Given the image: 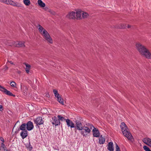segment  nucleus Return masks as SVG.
I'll return each instance as SVG.
<instances>
[{
  "instance_id": "nucleus-4",
  "label": "nucleus",
  "mask_w": 151,
  "mask_h": 151,
  "mask_svg": "<svg viewBox=\"0 0 151 151\" xmlns=\"http://www.w3.org/2000/svg\"><path fill=\"white\" fill-rule=\"evenodd\" d=\"M36 27L43 38L49 35L47 31L40 24H38Z\"/></svg>"
},
{
  "instance_id": "nucleus-19",
  "label": "nucleus",
  "mask_w": 151,
  "mask_h": 151,
  "mask_svg": "<svg viewBox=\"0 0 151 151\" xmlns=\"http://www.w3.org/2000/svg\"><path fill=\"white\" fill-rule=\"evenodd\" d=\"M20 136L23 139L25 138L27 136V130L22 131L20 133Z\"/></svg>"
},
{
  "instance_id": "nucleus-40",
  "label": "nucleus",
  "mask_w": 151,
  "mask_h": 151,
  "mask_svg": "<svg viewBox=\"0 0 151 151\" xmlns=\"http://www.w3.org/2000/svg\"><path fill=\"white\" fill-rule=\"evenodd\" d=\"M59 97H61L60 94L58 95V96L57 95L56 96H55V97L57 98V99L59 98Z\"/></svg>"
},
{
  "instance_id": "nucleus-2",
  "label": "nucleus",
  "mask_w": 151,
  "mask_h": 151,
  "mask_svg": "<svg viewBox=\"0 0 151 151\" xmlns=\"http://www.w3.org/2000/svg\"><path fill=\"white\" fill-rule=\"evenodd\" d=\"M120 127L122 133L128 139L132 140L133 137L125 123L122 122L121 123Z\"/></svg>"
},
{
  "instance_id": "nucleus-25",
  "label": "nucleus",
  "mask_w": 151,
  "mask_h": 151,
  "mask_svg": "<svg viewBox=\"0 0 151 151\" xmlns=\"http://www.w3.org/2000/svg\"><path fill=\"white\" fill-rule=\"evenodd\" d=\"M26 124L24 123L22 124L21 125L20 129V130H22V131L27 130L26 129Z\"/></svg>"
},
{
  "instance_id": "nucleus-35",
  "label": "nucleus",
  "mask_w": 151,
  "mask_h": 151,
  "mask_svg": "<svg viewBox=\"0 0 151 151\" xmlns=\"http://www.w3.org/2000/svg\"><path fill=\"white\" fill-rule=\"evenodd\" d=\"M115 148L116 151H121L119 147L116 143Z\"/></svg>"
},
{
  "instance_id": "nucleus-9",
  "label": "nucleus",
  "mask_w": 151,
  "mask_h": 151,
  "mask_svg": "<svg viewBox=\"0 0 151 151\" xmlns=\"http://www.w3.org/2000/svg\"><path fill=\"white\" fill-rule=\"evenodd\" d=\"M67 18L70 19H76V13L73 12H69L66 15Z\"/></svg>"
},
{
  "instance_id": "nucleus-12",
  "label": "nucleus",
  "mask_w": 151,
  "mask_h": 151,
  "mask_svg": "<svg viewBox=\"0 0 151 151\" xmlns=\"http://www.w3.org/2000/svg\"><path fill=\"white\" fill-rule=\"evenodd\" d=\"M67 124L68 127H70L71 128L75 127V124L72 121L68 119L65 120Z\"/></svg>"
},
{
  "instance_id": "nucleus-27",
  "label": "nucleus",
  "mask_w": 151,
  "mask_h": 151,
  "mask_svg": "<svg viewBox=\"0 0 151 151\" xmlns=\"http://www.w3.org/2000/svg\"><path fill=\"white\" fill-rule=\"evenodd\" d=\"M23 1L26 6H29L31 3L29 0H23Z\"/></svg>"
},
{
  "instance_id": "nucleus-29",
  "label": "nucleus",
  "mask_w": 151,
  "mask_h": 151,
  "mask_svg": "<svg viewBox=\"0 0 151 151\" xmlns=\"http://www.w3.org/2000/svg\"><path fill=\"white\" fill-rule=\"evenodd\" d=\"M58 117L60 121V120L61 121H64L66 120L64 117L60 115H58Z\"/></svg>"
},
{
  "instance_id": "nucleus-37",
  "label": "nucleus",
  "mask_w": 151,
  "mask_h": 151,
  "mask_svg": "<svg viewBox=\"0 0 151 151\" xmlns=\"http://www.w3.org/2000/svg\"><path fill=\"white\" fill-rule=\"evenodd\" d=\"M3 110V106L2 105H0V111H2Z\"/></svg>"
},
{
  "instance_id": "nucleus-32",
  "label": "nucleus",
  "mask_w": 151,
  "mask_h": 151,
  "mask_svg": "<svg viewBox=\"0 0 151 151\" xmlns=\"http://www.w3.org/2000/svg\"><path fill=\"white\" fill-rule=\"evenodd\" d=\"M48 12L52 15H55L56 14V12L54 10H48Z\"/></svg>"
},
{
  "instance_id": "nucleus-34",
  "label": "nucleus",
  "mask_w": 151,
  "mask_h": 151,
  "mask_svg": "<svg viewBox=\"0 0 151 151\" xmlns=\"http://www.w3.org/2000/svg\"><path fill=\"white\" fill-rule=\"evenodd\" d=\"M23 88L24 89V91H24V95H26L27 94V93L26 92V91L27 90V88L26 86H24L23 87Z\"/></svg>"
},
{
  "instance_id": "nucleus-46",
  "label": "nucleus",
  "mask_w": 151,
  "mask_h": 151,
  "mask_svg": "<svg viewBox=\"0 0 151 151\" xmlns=\"http://www.w3.org/2000/svg\"><path fill=\"white\" fill-rule=\"evenodd\" d=\"M0 86H1V87H3V86H1L0 85Z\"/></svg>"
},
{
  "instance_id": "nucleus-45",
  "label": "nucleus",
  "mask_w": 151,
  "mask_h": 151,
  "mask_svg": "<svg viewBox=\"0 0 151 151\" xmlns=\"http://www.w3.org/2000/svg\"><path fill=\"white\" fill-rule=\"evenodd\" d=\"M46 9H49V8H48L47 7H46Z\"/></svg>"
},
{
  "instance_id": "nucleus-38",
  "label": "nucleus",
  "mask_w": 151,
  "mask_h": 151,
  "mask_svg": "<svg viewBox=\"0 0 151 151\" xmlns=\"http://www.w3.org/2000/svg\"><path fill=\"white\" fill-rule=\"evenodd\" d=\"M0 139L1 141L3 142H4V139L3 137H1L0 138Z\"/></svg>"
},
{
  "instance_id": "nucleus-23",
  "label": "nucleus",
  "mask_w": 151,
  "mask_h": 151,
  "mask_svg": "<svg viewBox=\"0 0 151 151\" xmlns=\"http://www.w3.org/2000/svg\"><path fill=\"white\" fill-rule=\"evenodd\" d=\"M82 17L83 19H85L87 18V17L89 15L87 12L82 11Z\"/></svg>"
},
{
  "instance_id": "nucleus-42",
  "label": "nucleus",
  "mask_w": 151,
  "mask_h": 151,
  "mask_svg": "<svg viewBox=\"0 0 151 151\" xmlns=\"http://www.w3.org/2000/svg\"><path fill=\"white\" fill-rule=\"evenodd\" d=\"M1 146H4V144L3 142H2L1 143Z\"/></svg>"
},
{
  "instance_id": "nucleus-30",
  "label": "nucleus",
  "mask_w": 151,
  "mask_h": 151,
  "mask_svg": "<svg viewBox=\"0 0 151 151\" xmlns=\"http://www.w3.org/2000/svg\"><path fill=\"white\" fill-rule=\"evenodd\" d=\"M143 148L145 151H151L150 148L147 146H144L143 147Z\"/></svg>"
},
{
  "instance_id": "nucleus-15",
  "label": "nucleus",
  "mask_w": 151,
  "mask_h": 151,
  "mask_svg": "<svg viewBox=\"0 0 151 151\" xmlns=\"http://www.w3.org/2000/svg\"><path fill=\"white\" fill-rule=\"evenodd\" d=\"M142 141L145 144L149 146L151 144V139L148 137H145L143 139Z\"/></svg>"
},
{
  "instance_id": "nucleus-17",
  "label": "nucleus",
  "mask_w": 151,
  "mask_h": 151,
  "mask_svg": "<svg viewBox=\"0 0 151 151\" xmlns=\"http://www.w3.org/2000/svg\"><path fill=\"white\" fill-rule=\"evenodd\" d=\"M107 149L110 151H113L114 150L113 144L112 142H110L108 145Z\"/></svg>"
},
{
  "instance_id": "nucleus-16",
  "label": "nucleus",
  "mask_w": 151,
  "mask_h": 151,
  "mask_svg": "<svg viewBox=\"0 0 151 151\" xmlns=\"http://www.w3.org/2000/svg\"><path fill=\"white\" fill-rule=\"evenodd\" d=\"M126 25L125 24L121 23L116 25L114 27L116 29H124L126 28Z\"/></svg>"
},
{
  "instance_id": "nucleus-22",
  "label": "nucleus",
  "mask_w": 151,
  "mask_h": 151,
  "mask_svg": "<svg viewBox=\"0 0 151 151\" xmlns=\"http://www.w3.org/2000/svg\"><path fill=\"white\" fill-rule=\"evenodd\" d=\"M37 3L39 6L41 7H45V4L41 0H38Z\"/></svg>"
},
{
  "instance_id": "nucleus-44",
  "label": "nucleus",
  "mask_w": 151,
  "mask_h": 151,
  "mask_svg": "<svg viewBox=\"0 0 151 151\" xmlns=\"http://www.w3.org/2000/svg\"><path fill=\"white\" fill-rule=\"evenodd\" d=\"M8 45H10V46H11L12 45H10L9 44V43H8Z\"/></svg>"
},
{
  "instance_id": "nucleus-5",
  "label": "nucleus",
  "mask_w": 151,
  "mask_h": 151,
  "mask_svg": "<svg viewBox=\"0 0 151 151\" xmlns=\"http://www.w3.org/2000/svg\"><path fill=\"white\" fill-rule=\"evenodd\" d=\"M52 119L53 121L52 123L53 125H55V126L60 125V122L58 118V119L57 117L55 116L52 117Z\"/></svg>"
},
{
  "instance_id": "nucleus-43",
  "label": "nucleus",
  "mask_w": 151,
  "mask_h": 151,
  "mask_svg": "<svg viewBox=\"0 0 151 151\" xmlns=\"http://www.w3.org/2000/svg\"><path fill=\"white\" fill-rule=\"evenodd\" d=\"M29 149H30V150H31V149L32 148V147H29Z\"/></svg>"
},
{
  "instance_id": "nucleus-33",
  "label": "nucleus",
  "mask_w": 151,
  "mask_h": 151,
  "mask_svg": "<svg viewBox=\"0 0 151 151\" xmlns=\"http://www.w3.org/2000/svg\"><path fill=\"white\" fill-rule=\"evenodd\" d=\"M10 85L12 87H15L16 85V84L15 82L14 81H12L10 83Z\"/></svg>"
},
{
  "instance_id": "nucleus-7",
  "label": "nucleus",
  "mask_w": 151,
  "mask_h": 151,
  "mask_svg": "<svg viewBox=\"0 0 151 151\" xmlns=\"http://www.w3.org/2000/svg\"><path fill=\"white\" fill-rule=\"evenodd\" d=\"M75 125L76 129L79 130H81L83 127L82 123L77 120L75 122Z\"/></svg>"
},
{
  "instance_id": "nucleus-24",
  "label": "nucleus",
  "mask_w": 151,
  "mask_h": 151,
  "mask_svg": "<svg viewBox=\"0 0 151 151\" xmlns=\"http://www.w3.org/2000/svg\"><path fill=\"white\" fill-rule=\"evenodd\" d=\"M105 142V139L104 138L101 136L99 138V143L100 144H104Z\"/></svg>"
},
{
  "instance_id": "nucleus-6",
  "label": "nucleus",
  "mask_w": 151,
  "mask_h": 151,
  "mask_svg": "<svg viewBox=\"0 0 151 151\" xmlns=\"http://www.w3.org/2000/svg\"><path fill=\"white\" fill-rule=\"evenodd\" d=\"M0 91H2V92L5 93L7 95L10 96H12L15 97V96L13 95L11 92L7 90V89L3 87H1L0 86Z\"/></svg>"
},
{
  "instance_id": "nucleus-21",
  "label": "nucleus",
  "mask_w": 151,
  "mask_h": 151,
  "mask_svg": "<svg viewBox=\"0 0 151 151\" xmlns=\"http://www.w3.org/2000/svg\"><path fill=\"white\" fill-rule=\"evenodd\" d=\"M24 44V42L19 41L15 45L19 47H24L25 46Z\"/></svg>"
},
{
  "instance_id": "nucleus-20",
  "label": "nucleus",
  "mask_w": 151,
  "mask_h": 151,
  "mask_svg": "<svg viewBox=\"0 0 151 151\" xmlns=\"http://www.w3.org/2000/svg\"><path fill=\"white\" fill-rule=\"evenodd\" d=\"M10 5L17 7H22V5L21 4L17 2H15L12 1H11Z\"/></svg>"
},
{
  "instance_id": "nucleus-8",
  "label": "nucleus",
  "mask_w": 151,
  "mask_h": 151,
  "mask_svg": "<svg viewBox=\"0 0 151 151\" xmlns=\"http://www.w3.org/2000/svg\"><path fill=\"white\" fill-rule=\"evenodd\" d=\"M34 122L38 126L43 124L44 123V121L42 120V117H39L35 120Z\"/></svg>"
},
{
  "instance_id": "nucleus-41",
  "label": "nucleus",
  "mask_w": 151,
  "mask_h": 151,
  "mask_svg": "<svg viewBox=\"0 0 151 151\" xmlns=\"http://www.w3.org/2000/svg\"><path fill=\"white\" fill-rule=\"evenodd\" d=\"M131 27H132V26H131V25H130L128 24L127 25V28H131Z\"/></svg>"
},
{
  "instance_id": "nucleus-14",
  "label": "nucleus",
  "mask_w": 151,
  "mask_h": 151,
  "mask_svg": "<svg viewBox=\"0 0 151 151\" xmlns=\"http://www.w3.org/2000/svg\"><path fill=\"white\" fill-rule=\"evenodd\" d=\"M26 128L27 130L30 131L32 130L34 127L31 121H29L26 124Z\"/></svg>"
},
{
  "instance_id": "nucleus-13",
  "label": "nucleus",
  "mask_w": 151,
  "mask_h": 151,
  "mask_svg": "<svg viewBox=\"0 0 151 151\" xmlns=\"http://www.w3.org/2000/svg\"><path fill=\"white\" fill-rule=\"evenodd\" d=\"M82 13V10H78L76 12V19L78 20L81 19V15Z\"/></svg>"
},
{
  "instance_id": "nucleus-39",
  "label": "nucleus",
  "mask_w": 151,
  "mask_h": 151,
  "mask_svg": "<svg viewBox=\"0 0 151 151\" xmlns=\"http://www.w3.org/2000/svg\"><path fill=\"white\" fill-rule=\"evenodd\" d=\"M8 62H9V63H10L12 65H14V63L11 61H8L7 63H8Z\"/></svg>"
},
{
  "instance_id": "nucleus-31",
  "label": "nucleus",
  "mask_w": 151,
  "mask_h": 151,
  "mask_svg": "<svg viewBox=\"0 0 151 151\" xmlns=\"http://www.w3.org/2000/svg\"><path fill=\"white\" fill-rule=\"evenodd\" d=\"M53 93L55 96L57 95L58 96V95L59 94L58 92V91L56 89L53 90Z\"/></svg>"
},
{
  "instance_id": "nucleus-3",
  "label": "nucleus",
  "mask_w": 151,
  "mask_h": 151,
  "mask_svg": "<svg viewBox=\"0 0 151 151\" xmlns=\"http://www.w3.org/2000/svg\"><path fill=\"white\" fill-rule=\"evenodd\" d=\"M86 125L83 126L81 132V135L85 137L87 136L90 134L91 129L94 127L90 123L86 124Z\"/></svg>"
},
{
  "instance_id": "nucleus-11",
  "label": "nucleus",
  "mask_w": 151,
  "mask_h": 151,
  "mask_svg": "<svg viewBox=\"0 0 151 151\" xmlns=\"http://www.w3.org/2000/svg\"><path fill=\"white\" fill-rule=\"evenodd\" d=\"M45 41L49 44H52L53 42V40L50 34L46 37L43 38Z\"/></svg>"
},
{
  "instance_id": "nucleus-18",
  "label": "nucleus",
  "mask_w": 151,
  "mask_h": 151,
  "mask_svg": "<svg viewBox=\"0 0 151 151\" xmlns=\"http://www.w3.org/2000/svg\"><path fill=\"white\" fill-rule=\"evenodd\" d=\"M23 64L24 65L26 66V68H25V70L26 72V73H28L29 72V70L31 68V66L30 65L25 63H23Z\"/></svg>"
},
{
  "instance_id": "nucleus-36",
  "label": "nucleus",
  "mask_w": 151,
  "mask_h": 151,
  "mask_svg": "<svg viewBox=\"0 0 151 151\" xmlns=\"http://www.w3.org/2000/svg\"><path fill=\"white\" fill-rule=\"evenodd\" d=\"M8 68L6 66H5V67L2 70V71H4V73H5V71L8 70Z\"/></svg>"
},
{
  "instance_id": "nucleus-1",
  "label": "nucleus",
  "mask_w": 151,
  "mask_h": 151,
  "mask_svg": "<svg viewBox=\"0 0 151 151\" xmlns=\"http://www.w3.org/2000/svg\"><path fill=\"white\" fill-rule=\"evenodd\" d=\"M135 46L136 49L142 56L148 59H151V52L145 46L139 42L136 43Z\"/></svg>"
},
{
  "instance_id": "nucleus-10",
  "label": "nucleus",
  "mask_w": 151,
  "mask_h": 151,
  "mask_svg": "<svg viewBox=\"0 0 151 151\" xmlns=\"http://www.w3.org/2000/svg\"><path fill=\"white\" fill-rule=\"evenodd\" d=\"M93 128V129L92 130V132L93 137H99L100 134L99 130L95 128L94 127Z\"/></svg>"
},
{
  "instance_id": "nucleus-26",
  "label": "nucleus",
  "mask_w": 151,
  "mask_h": 151,
  "mask_svg": "<svg viewBox=\"0 0 151 151\" xmlns=\"http://www.w3.org/2000/svg\"><path fill=\"white\" fill-rule=\"evenodd\" d=\"M57 100L60 104L63 105L64 104L63 99L61 97H59V98Z\"/></svg>"
},
{
  "instance_id": "nucleus-28",
  "label": "nucleus",
  "mask_w": 151,
  "mask_h": 151,
  "mask_svg": "<svg viewBox=\"0 0 151 151\" xmlns=\"http://www.w3.org/2000/svg\"><path fill=\"white\" fill-rule=\"evenodd\" d=\"M2 1H3L4 3L7 4H10L12 0H1Z\"/></svg>"
}]
</instances>
